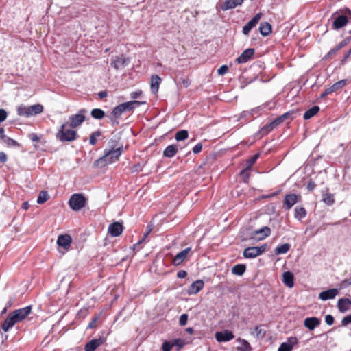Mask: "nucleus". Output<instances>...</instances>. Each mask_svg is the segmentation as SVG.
Listing matches in <instances>:
<instances>
[{"label":"nucleus","mask_w":351,"mask_h":351,"mask_svg":"<svg viewBox=\"0 0 351 351\" xmlns=\"http://www.w3.org/2000/svg\"><path fill=\"white\" fill-rule=\"evenodd\" d=\"M123 226L119 222H114L109 225L108 231L112 237H119L123 232Z\"/></svg>","instance_id":"nucleus-15"},{"label":"nucleus","mask_w":351,"mask_h":351,"mask_svg":"<svg viewBox=\"0 0 351 351\" xmlns=\"http://www.w3.org/2000/svg\"><path fill=\"white\" fill-rule=\"evenodd\" d=\"M260 154L258 153L254 154L252 157L246 160L245 168L251 169L252 167L256 163V160L259 158Z\"/></svg>","instance_id":"nucleus-44"},{"label":"nucleus","mask_w":351,"mask_h":351,"mask_svg":"<svg viewBox=\"0 0 351 351\" xmlns=\"http://www.w3.org/2000/svg\"><path fill=\"white\" fill-rule=\"evenodd\" d=\"M189 136V133L185 130H182L176 132L175 138L178 141H181L186 139Z\"/></svg>","instance_id":"nucleus-41"},{"label":"nucleus","mask_w":351,"mask_h":351,"mask_svg":"<svg viewBox=\"0 0 351 351\" xmlns=\"http://www.w3.org/2000/svg\"><path fill=\"white\" fill-rule=\"evenodd\" d=\"M234 337L233 333L228 330L215 333V338L218 342L229 341L233 339Z\"/></svg>","instance_id":"nucleus-17"},{"label":"nucleus","mask_w":351,"mask_h":351,"mask_svg":"<svg viewBox=\"0 0 351 351\" xmlns=\"http://www.w3.org/2000/svg\"><path fill=\"white\" fill-rule=\"evenodd\" d=\"M86 202L87 199L83 194L74 193L69 200V205L73 210L78 211L85 206Z\"/></svg>","instance_id":"nucleus-5"},{"label":"nucleus","mask_w":351,"mask_h":351,"mask_svg":"<svg viewBox=\"0 0 351 351\" xmlns=\"http://www.w3.org/2000/svg\"><path fill=\"white\" fill-rule=\"evenodd\" d=\"M204 282L202 280H197L189 287L187 293L189 295H195L204 288Z\"/></svg>","instance_id":"nucleus-16"},{"label":"nucleus","mask_w":351,"mask_h":351,"mask_svg":"<svg viewBox=\"0 0 351 351\" xmlns=\"http://www.w3.org/2000/svg\"><path fill=\"white\" fill-rule=\"evenodd\" d=\"M178 151L176 145H168L163 151V156L167 158H172L177 154Z\"/></svg>","instance_id":"nucleus-26"},{"label":"nucleus","mask_w":351,"mask_h":351,"mask_svg":"<svg viewBox=\"0 0 351 351\" xmlns=\"http://www.w3.org/2000/svg\"><path fill=\"white\" fill-rule=\"evenodd\" d=\"M106 339L103 337L94 339L87 342L84 346L85 351H95L98 347L104 343Z\"/></svg>","instance_id":"nucleus-10"},{"label":"nucleus","mask_w":351,"mask_h":351,"mask_svg":"<svg viewBox=\"0 0 351 351\" xmlns=\"http://www.w3.org/2000/svg\"><path fill=\"white\" fill-rule=\"evenodd\" d=\"M49 199V195L48 192L46 191H41L38 195L37 199V203L39 204H43L46 202Z\"/></svg>","instance_id":"nucleus-37"},{"label":"nucleus","mask_w":351,"mask_h":351,"mask_svg":"<svg viewBox=\"0 0 351 351\" xmlns=\"http://www.w3.org/2000/svg\"><path fill=\"white\" fill-rule=\"evenodd\" d=\"M43 112V106L41 104H35L30 106L20 105L17 108V114L19 116L30 117L37 115Z\"/></svg>","instance_id":"nucleus-4"},{"label":"nucleus","mask_w":351,"mask_h":351,"mask_svg":"<svg viewBox=\"0 0 351 351\" xmlns=\"http://www.w3.org/2000/svg\"><path fill=\"white\" fill-rule=\"evenodd\" d=\"M32 312L30 306L14 310L11 312L1 324L4 332L9 331L16 324L25 319Z\"/></svg>","instance_id":"nucleus-2"},{"label":"nucleus","mask_w":351,"mask_h":351,"mask_svg":"<svg viewBox=\"0 0 351 351\" xmlns=\"http://www.w3.org/2000/svg\"><path fill=\"white\" fill-rule=\"evenodd\" d=\"M68 123H63L56 134V138L61 142H71L78 138L77 131L72 128H68Z\"/></svg>","instance_id":"nucleus-3"},{"label":"nucleus","mask_w":351,"mask_h":351,"mask_svg":"<svg viewBox=\"0 0 351 351\" xmlns=\"http://www.w3.org/2000/svg\"><path fill=\"white\" fill-rule=\"evenodd\" d=\"M250 171L251 169H250L244 168L240 173V176L245 183H248L249 182L251 175Z\"/></svg>","instance_id":"nucleus-43"},{"label":"nucleus","mask_w":351,"mask_h":351,"mask_svg":"<svg viewBox=\"0 0 351 351\" xmlns=\"http://www.w3.org/2000/svg\"><path fill=\"white\" fill-rule=\"evenodd\" d=\"M289 116L290 112H286L282 115L278 117V118L275 119L274 121H272V124H274L275 127H277L280 123H283L286 119H287L289 117Z\"/></svg>","instance_id":"nucleus-38"},{"label":"nucleus","mask_w":351,"mask_h":351,"mask_svg":"<svg viewBox=\"0 0 351 351\" xmlns=\"http://www.w3.org/2000/svg\"><path fill=\"white\" fill-rule=\"evenodd\" d=\"M289 116L290 112H286L282 115L278 117V118L275 119L274 121H272V124H274L275 127H277L280 123H283L286 119H287L289 117Z\"/></svg>","instance_id":"nucleus-39"},{"label":"nucleus","mask_w":351,"mask_h":351,"mask_svg":"<svg viewBox=\"0 0 351 351\" xmlns=\"http://www.w3.org/2000/svg\"><path fill=\"white\" fill-rule=\"evenodd\" d=\"M29 138L33 141V142H38L40 141V138L36 134L32 133L29 135Z\"/></svg>","instance_id":"nucleus-63"},{"label":"nucleus","mask_w":351,"mask_h":351,"mask_svg":"<svg viewBox=\"0 0 351 351\" xmlns=\"http://www.w3.org/2000/svg\"><path fill=\"white\" fill-rule=\"evenodd\" d=\"M271 234V229L267 226H264L262 228L254 230L252 233L253 237L258 240H263Z\"/></svg>","instance_id":"nucleus-18"},{"label":"nucleus","mask_w":351,"mask_h":351,"mask_svg":"<svg viewBox=\"0 0 351 351\" xmlns=\"http://www.w3.org/2000/svg\"><path fill=\"white\" fill-rule=\"evenodd\" d=\"M351 41V37H347L345 39H343L342 41H341L340 43H339L337 46V48H339L340 49L343 47H344L345 46H346L347 45H348Z\"/></svg>","instance_id":"nucleus-51"},{"label":"nucleus","mask_w":351,"mask_h":351,"mask_svg":"<svg viewBox=\"0 0 351 351\" xmlns=\"http://www.w3.org/2000/svg\"><path fill=\"white\" fill-rule=\"evenodd\" d=\"M7 155L3 152H0V162L5 163L7 161Z\"/></svg>","instance_id":"nucleus-62"},{"label":"nucleus","mask_w":351,"mask_h":351,"mask_svg":"<svg viewBox=\"0 0 351 351\" xmlns=\"http://www.w3.org/2000/svg\"><path fill=\"white\" fill-rule=\"evenodd\" d=\"M316 184L315 183L312 181V180H310L306 186V189L309 191H313L315 187H316Z\"/></svg>","instance_id":"nucleus-59"},{"label":"nucleus","mask_w":351,"mask_h":351,"mask_svg":"<svg viewBox=\"0 0 351 351\" xmlns=\"http://www.w3.org/2000/svg\"><path fill=\"white\" fill-rule=\"evenodd\" d=\"M302 200V197L300 195L289 193L285 196L283 201V208L286 210H289L291 207L296 203Z\"/></svg>","instance_id":"nucleus-8"},{"label":"nucleus","mask_w":351,"mask_h":351,"mask_svg":"<svg viewBox=\"0 0 351 351\" xmlns=\"http://www.w3.org/2000/svg\"><path fill=\"white\" fill-rule=\"evenodd\" d=\"M348 23V18L345 15L337 16L333 21V28L335 29L344 27Z\"/></svg>","instance_id":"nucleus-24"},{"label":"nucleus","mask_w":351,"mask_h":351,"mask_svg":"<svg viewBox=\"0 0 351 351\" xmlns=\"http://www.w3.org/2000/svg\"><path fill=\"white\" fill-rule=\"evenodd\" d=\"M349 298H341L338 300L337 307L340 312L344 313L348 311L350 307L348 306Z\"/></svg>","instance_id":"nucleus-30"},{"label":"nucleus","mask_w":351,"mask_h":351,"mask_svg":"<svg viewBox=\"0 0 351 351\" xmlns=\"http://www.w3.org/2000/svg\"><path fill=\"white\" fill-rule=\"evenodd\" d=\"M282 281L284 284L289 288H292L294 285V276L291 271H286L282 275Z\"/></svg>","instance_id":"nucleus-25"},{"label":"nucleus","mask_w":351,"mask_h":351,"mask_svg":"<svg viewBox=\"0 0 351 351\" xmlns=\"http://www.w3.org/2000/svg\"><path fill=\"white\" fill-rule=\"evenodd\" d=\"M259 32L263 36H269L271 33V25L267 22L261 23Z\"/></svg>","instance_id":"nucleus-28"},{"label":"nucleus","mask_w":351,"mask_h":351,"mask_svg":"<svg viewBox=\"0 0 351 351\" xmlns=\"http://www.w3.org/2000/svg\"><path fill=\"white\" fill-rule=\"evenodd\" d=\"M72 243V238L69 234H62L58 237L57 244L64 247L65 250H68Z\"/></svg>","instance_id":"nucleus-19"},{"label":"nucleus","mask_w":351,"mask_h":351,"mask_svg":"<svg viewBox=\"0 0 351 351\" xmlns=\"http://www.w3.org/2000/svg\"><path fill=\"white\" fill-rule=\"evenodd\" d=\"M87 110L84 108L81 109L75 114H73L69 117V126L75 128L80 126L86 119Z\"/></svg>","instance_id":"nucleus-6"},{"label":"nucleus","mask_w":351,"mask_h":351,"mask_svg":"<svg viewBox=\"0 0 351 351\" xmlns=\"http://www.w3.org/2000/svg\"><path fill=\"white\" fill-rule=\"evenodd\" d=\"M298 340L296 337H291L287 339V342H283L280 344L278 351H291L293 347L298 344Z\"/></svg>","instance_id":"nucleus-13"},{"label":"nucleus","mask_w":351,"mask_h":351,"mask_svg":"<svg viewBox=\"0 0 351 351\" xmlns=\"http://www.w3.org/2000/svg\"><path fill=\"white\" fill-rule=\"evenodd\" d=\"M228 71V67L226 65H222L217 71L219 75H224Z\"/></svg>","instance_id":"nucleus-56"},{"label":"nucleus","mask_w":351,"mask_h":351,"mask_svg":"<svg viewBox=\"0 0 351 351\" xmlns=\"http://www.w3.org/2000/svg\"><path fill=\"white\" fill-rule=\"evenodd\" d=\"M267 245L264 244L258 247H248L243 252L245 258H254L265 252Z\"/></svg>","instance_id":"nucleus-7"},{"label":"nucleus","mask_w":351,"mask_h":351,"mask_svg":"<svg viewBox=\"0 0 351 351\" xmlns=\"http://www.w3.org/2000/svg\"><path fill=\"white\" fill-rule=\"evenodd\" d=\"M172 344H173V346H176L179 348H181L184 346V342L182 339H176L173 340V341L172 342Z\"/></svg>","instance_id":"nucleus-54"},{"label":"nucleus","mask_w":351,"mask_h":351,"mask_svg":"<svg viewBox=\"0 0 351 351\" xmlns=\"http://www.w3.org/2000/svg\"><path fill=\"white\" fill-rule=\"evenodd\" d=\"M254 49L248 48L245 49L236 60L238 64H243L248 62L254 56Z\"/></svg>","instance_id":"nucleus-14"},{"label":"nucleus","mask_w":351,"mask_h":351,"mask_svg":"<svg viewBox=\"0 0 351 351\" xmlns=\"http://www.w3.org/2000/svg\"><path fill=\"white\" fill-rule=\"evenodd\" d=\"M276 127L274 124H272V122H270L266 125H265L260 130V133L261 135H267L270 132H271Z\"/></svg>","instance_id":"nucleus-40"},{"label":"nucleus","mask_w":351,"mask_h":351,"mask_svg":"<svg viewBox=\"0 0 351 351\" xmlns=\"http://www.w3.org/2000/svg\"><path fill=\"white\" fill-rule=\"evenodd\" d=\"M290 247L291 246L289 243H285L279 245L276 247L275 254L277 255L286 254L290 250Z\"/></svg>","instance_id":"nucleus-35"},{"label":"nucleus","mask_w":351,"mask_h":351,"mask_svg":"<svg viewBox=\"0 0 351 351\" xmlns=\"http://www.w3.org/2000/svg\"><path fill=\"white\" fill-rule=\"evenodd\" d=\"M91 116L95 119H101L105 117V112L100 108H94L91 110Z\"/></svg>","instance_id":"nucleus-36"},{"label":"nucleus","mask_w":351,"mask_h":351,"mask_svg":"<svg viewBox=\"0 0 351 351\" xmlns=\"http://www.w3.org/2000/svg\"><path fill=\"white\" fill-rule=\"evenodd\" d=\"M100 315H95V316L93 317L92 321L89 323V324L87 326V328H95L97 327V322L99 319Z\"/></svg>","instance_id":"nucleus-49"},{"label":"nucleus","mask_w":351,"mask_h":351,"mask_svg":"<svg viewBox=\"0 0 351 351\" xmlns=\"http://www.w3.org/2000/svg\"><path fill=\"white\" fill-rule=\"evenodd\" d=\"M173 347V344H172V342L165 341L162 343V351H171Z\"/></svg>","instance_id":"nucleus-50"},{"label":"nucleus","mask_w":351,"mask_h":351,"mask_svg":"<svg viewBox=\"0 0 351 351\" xmlns=\"http://www.w3.org/2000/svg\"><path fill=\"white\" fill-rule=\"evenodd\" d=\"M143 103L144 102H141V101H136V100H133V101L123 103L121 104L123 105L125 111H130V110H132L134 108L138 107Z\"/></svg>","instance_id":"nucleus-29"},{"label":"nucleus","mask_w":351,"mask_h":351,"mask_svg":"<svg viewBox=\"0 0 351 351\" xmlns=\"http://www.w3.org/2000/svg\"><path fill=\"white\" fill-rule=\"evenodd\" d=\"M188 320V315L186 314H182L179 319V324L180 326H185Z\"/></svg>","instance_id":"nucleus-53"},{"label":"nucleus","mask_w":351,"mask_h":351,"mask_svg":"<svg viewBox=\"0 0 351 351\" xmlns=\"http://www.w3.org/2000/svg\"><path fill=\"white\" fill-rule=\"evenodd\" d=\"M322 200L325 204L328 205H331L335 202L333 195L329 193L323 195Z\"/></svg>","instance_id":"nucleus-45"},{"label":"nucleus","mask_w":351,"mask_h":351,"mask_svg":"<svg viewBox=\"0 0 351 351\" xmlns=\"http://www.w3.org/2000/svg\"><path fill=\"white\" fill-rule=\"evenodd\" d=\"M125 112L123 105L121 104L117 106L114 107L112 110V114L115 118L121 117V114Z\"/></svg>","instance_id":"nucleus-42"},{"label":"nucleus","mask_w":351,"mask_h":351,"mask_svg":"<svg viewBox=\"0 0 351 351\" xmlns=\"http://www.w3.org/2000/svg\"><path fill=\"white\" fill-rule=\"evenodd\" d=\"M307 212L303 206H296L294 209V217L298 220H301L306 217Z\"/></svg>","instance_id":"nucleus-27"},{"label":"nucleus","mask_w":351,"mask_h":351,"mask_svg":"<svg viewBox=\"0 0 351 351\" xmlns=\"http://www.w3.org/2000/svg\"><path fill=\"white\" fill-rule=\"evenodd\" d=\"M351 323V315H348L342 319V324L343 325H347L348 324Z\"/></svg>","instance_id":"nucleus-64"},{"label":"nucleus","mask_w":351,"mask_h":351,"mask_svg":"<svg viewBox=\"0 0 351 351\" xmlns=\"http://www.w3.org/2000/svg\"><path fill=\"white\" fill-rule=\"evenodd\" d=\"M351 56V50H348L345 55L343 56V58L341 60V63L344 64L347 62V60L350 58Z\"/></svg>","instance_id":"nucleus-61"},{"label":"nucleus","mask_w":351,"mask_h":351,"mask_svg":"<svg viewBox=\"0 0 351 351\" xmlns=\"http://www.w3.org/2000/svg\"><path fill=\"white\" fill-rule=\"evenodd\" d=\"M338 290L337 289H330L326 291H322L319 294V298L322 300H327L333 299L338 294Z\"/></svg>","instance_id":"nucleus-21"},{"label":"nucleus","mask_w":351,"mask_h":351,"mask_svg":"<svg viewBox=\"0 0 351 351\" xmlns=\"http://www.w3.org/2000/svg\"><path fill=\"white\" fill-rule=\"evenodd\" d=\"M142 170V167L140 164H136L131 167V172H139Z\"/></svg>","instance_id":"nucleus-58"},{"label":"nucleus","mask_w":351,"mask_h":351,"mask_svg":"<svg viewBox=\"0 0 351 351\" xmlns=\"http://www.w3.org/2000/svg\"><path fill=\"white\" fill-rule=\"evenodd\" d=\"M101 135V132L100 130H97L93 132L89 137L90 144L95 145L97 143V137H99Z\"/></svg>","instance_id":"nucleus-46"},{"label":"nucleus","mask_w":351,"mask_h":351,"mask_svg":"<svg viewBox=\"0 0 351 351\" xmlns=\"http://www.w3.org/2000/svg\"><path fill=\"white\" fill-rule=\"evenodd\" d=\"M325 322L328 325H332L334 323V317L331 315H327L325 317Z\"/></svg>","instance_id":"nucleus-57"},{"label":"nucleus","mask_w":351,"mask_h":351,"mask_svg":"<svg viewBox=\"0 0 351 351\" xmlns=\"http://www.w3.org/2000/svg\"><path fill=\"white\" fill-rule=\"evenodd\" d=\"M3 141L9 147H19L20 145L17 141L7 136Z\"/></svg>","instance_id":"nucleus-47"},{"label":"nucleus","mask_w":351,"mask_h":351,"mask_svg":"<svg viewBox=\"0 0 351 351\" xmlns=\"http://www.w3.org/2000/svg\"><path fill=\"white\" fill-rule=\"evenodd\" d=\"M245 0H226L221 4L220 8L222 10L234 9L237 6L241 5Z\"/></svg>","instance_id":"nucleus-20"},{"label":"nucleus","mask_w":351,"mask_h":351,"mask_svg":"<svg viewBox=\"0 0 351 351\" xmlns=\"http://www.w3.org/2000/svg\"><path fill=\"white\" fill-rule=\"evenodd\" d=\"M202 149V143H197L195 147L193 148V152L194 154H198L199 153Z\"/></svg>","instance_id":"nucleus-60"},{"label":"nucleus","mask_w":351,"mask_h":351,"mask_svg":"<svg viewBox=\"0 0 351 351\" xmlns=\"http://www.w3.org/2000/svg\"><path fill=\"white\" fill-rule=\"evenodd\" d=\"M319 107L317 106H314L304 112L303 118L305 120H308L315 116L319 112Z\"/></svg>","instance_id":"nucleus-32"},{"label":"nucleus","mask_w":351,"mask_h":351,"mask_svg":"<svg viewBox=\"0 0 351 351\" xmlns=\"http://www.w3.org/2000/svg\"><path fill=\"white\" fill-rule=\"evenodd\" d=\"M320 324V320L315 317H307L304 319V325L310 330H313L315 328Z\"/></svg>","instance_id":"nucleus-22"},{"label":"nucleus","mask_w":351,"mask_h":351,"mask_svg":"<svg viewBox=\"0 0 351 351\" xmlns=\"http://www.w3.org/2000/svg\"><path fill=\"white\" fill-rule=\"evenodd\" d=\"M117 143V141L116 140L111 139L108 142V146L110 149L106 150L105 154L96 160L93 163V166L102 168L109 164L118 161L122 153V147L115 149Z\"/></svg>","instance_id":"nucleus-1"},{"label":"nucleus","mask_w":351,"mask_h":351,"mask_svg":"<svg viewBox=\"0 0 351 351\" xmlns=\"http://www.w3.org/2000/svg\"><path fill=\"white\" fill-rule=\"evenodd\" d=\"M129 60L123 55L116 56L111 61V66L116 70L124 68L128 64Z\"/></svg>","instance_id":"nucleus-11"},{"label":"nucleus","mask_w":351,"mask_h":351,"mask_svg":"<svg viewBox=\"0 0 351 351\" xmlns=\"http://www.w3.org/2000/svg\"><path fill=\"white\" fill-rule=\"evenodd\" d=\"M339 50H340V49L337 48V46L336 45L334 48L331 49L327 53V54L325 55L323 59L325 60L330 59V58L335 56Z\"/></svg>","instance_id":"nucleus-48"},{"label":"nucleus","mask_w":351,"mask_h":351,"mask_svg":"<svg viewBox=\"0 0 351 351\" xmlns=\"http://www.w3.org/2000/svg\"><path fill=\"white\" fill-rule=\"evenodd\" d=\"M246 269V266L243 264H238L234 265L232 269V274L238 276H241L244 274Z\"/></svg>","instance_id":"nucleus-34"},{"label":"nucleus","mask_w":351,"mask_h":351,"mask_svg":"<svg viewBox=\"0 0 351 351\" xmlns=\"http://www.w3.org/2000/svg\"><path fill=\"white\" fill-rule=\"evenodd\" d=\"M162 80L158 75H152L150 87L153 93L156 94L158 92L159 86Z\"/></svg>","instance_id":"nucleus-23"},{"label":"nucleus","mask_w":351,"mask_h":351,"mask_svg":"<svg viewBox=\"0 0 351 351\" xmlns=\"http://www.w3.org/2000/svg\"><path fill=\"white\" fill-rule=\"evenodd\" d=\"M346 80H341L335 83L329 88H328V92H330V93L336 92L338 90L341 89L344 86H346Z\"/></svg>","instance_id":"nucleus-31"},{"label":"nucleus","mask_w":351,"mask_h":351,"mask_svg":"<svg viewBox=\"0 0 351 351\" xmlns=\"http://www.w3.org/2000/svg\"><path fill=\"white\" fill-rule=\"evenodd\" d=\"M237 341H239L241 343V346L238 347V350L239 351H252V348L247 341L243 339L239 338L237 339Z\"/></svg>","instance_id":"nucleus-33"},{"label":"nucleus","mask_w":351,"mask_h":351,"mask_svg":"<svg viewBox=\"0 0 351 351\" xmlns=\"http://www.w3.org/2000/svg\"><path fill=\"white\" fill-rule=\"evenodd\" d=\"M254 330H255V332H256V336L257 337H264L265 335V331L263 330V329H261L259 326H256L254 328Z\"/></svg>","instance_id":"nucleus-52"},{"label":"nucleus","mask_w":351,"mask_h":351,"mask_svg":"<svg viewBox=\"0 0 351 351\" xmlns=\"http://www.w3.org/2000/svg\"><path fill=\"white\" fill-rule=\"evenodd\" d=\"M191 252V247H186L182 252L178 253L172 261L175 266H178L187 258L189 254Z\"/></svg>","instance_id":"nucleus-12"},{"label":"nucleus","mask_w":351,"mask_h":351,"mask_svg":"<svg viewBox=\"0 0 351 351\" xmlns=\"http://www.w3.org/2000/svg\"><path fill=\"white\" fill-rule=\"evenodd\" d=\"M7 117V112L3 108L0 109V123L4 121L6 119Z\"/></svg>","instance_id":"nucleus-55"},{"label":"nucleus","mask_w":351,"mask_h":351,"mask_svg":"<svg viewBox=\"0 0 351 351\" xmlns=\"http://www.w3.org/2000/svg\"><path fill=\"white\" fill-rule=\"evenodd\" d=\"M262 13L256 14L245 26L243 27L242 32L245 35H248L250 32L254 28L262 18Z\"/></svg>","instance_id":"nucleus-9"}]
</instances>
